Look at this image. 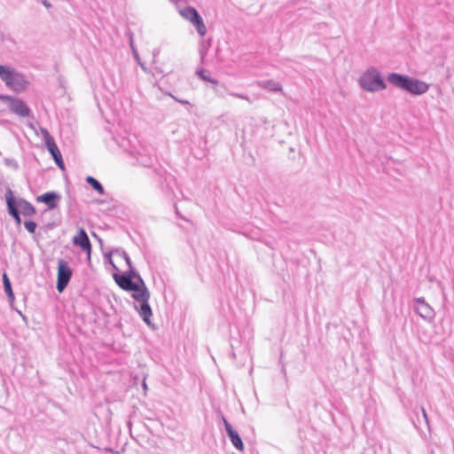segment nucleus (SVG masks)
Listing matches in <instances>:
<instances>
[{
	"label": "nucleus",
	"instance_id": "obj_24",
	"mask_svg": "<svg viewBox=\"0 0 454 454\" xmlns=\"http://www.w3.org/2000/svg\"><path fill=\"white\" fill-rule=\"evenodd\" d=\"M238 98H242V99H247V97L243 96V95H236Z\"/></svg>",
	"mask_w": 454,
	"mask_h": 454
},
{
	"label": "nucleus",
	"instance_id": "obj_2",
	"mask_svg": "<svg viewBox=\"0 0 454 454\" xmlns=\"http://www.w3.org/2000/svg\"><path fill=\"white\" fill-rule=\"evenodd\" d=\"M131 291L133 292L132 298L137 301L134 305V309L137 311L146 325L153 328L154 325L152 322L153 310L149 304L150 292L148 288L144 281L139 278L135 288Z\"/></svg>",
	"mask_w": 454,
	"mask_h": 454
},
{
	"label": "nucleus",
	"instance_id": "obj_15",
	"mask_svg": "<svg viewBox=\"0 0 454 454\" xmlns=\"http://www.w3.org/2000/svg\"><path fill=\"white\" fill-rule=\"evenodd\" d=\"M15 207H17L19 212L23 214L24 215H32L35 212L34 207L24 200H19L15 203Z\"/></svg>",
	"mask_w": 454,
	"mask_h": 454
},
{
	"label": "nucleus",
	"instance_id": "obj_20",
	"mask_svg": "<svg viewBox=\"0 0 454 454\" xmlns=\"http://www.w3.org/2000/svg\"><path fill=\"white\" fill-rule=\"evenodd\" d=\"M114 253L115 254H118L120 257H121L127 262V264L130 266V259L124 251L116 250Z\"/></svg>",
	"mask_w": 454,
	"mask_h": 454
},
{
	"label": "nucleus",
	"instance_id": "obj_5",
	"mask_svg": "<svg viewBox=\"0 0 454 454\" xmlns=\"http://www.w3.org/2000/svg\"><path fill=\"white\" fill-rule=\"evenodd\" d=\"M180 16L190 22L196 29L197 33L200 36H204L207 34V27L204 23L202 17L193 7L187 6L178 10Z\"/></svg>",
	"mask_w": 454,
	"mask_h": 454
},
{
	"label": "nucleus",
	"instance_id": "obj_12",
	"mask_svg": "<svg viewBox=\"0 0 454 454\" xmlns=\"http://www.w3.org/2000/svg\"><path fill=\"white\" fill-rule=\"evenodd\" d=\"M5 198L9 213L14 217L17 223H20V217L19 215L20 212L15 207V201L12 191H8L6 192Z\"/></svg>",
	"mask_w": 454,
	"mask_h": 454
},
{
	"label": "nucleus",
	"instance_id": "obj_28",
	"mask_svg": "<svg viewBox=\"0 0 454 454\" xmlns=\"http://www.w3.org/2000/svg\"><path fill=\"white\" fill-rule=\"evenodd\" d=\"M138 63H139V65L141 66V67H142L144 70H145V67L144 64H142L140 61H139Z\"/></svg>",
	"mask_w": 454,
	"mask_h": 454
},
{
	"label": "nucleus",
	"instance_id": "obj_25",
	"mask_svg": "<svg viewBox=\"0 0 454 454\" xmlns=\"http://www.w3.org/2000/svg\"><path fill=\"white\" fill-rule=\"evenodd\" d=\"M178 101H179L181 104H183V105L188 104V102H187V101H185V100H178Z\"/></svg>",
	"mask_w": 454,
	"mask_h": 454
},
{
	"label": "nucleus",
	"instance_id": "obj_23",
	"mask_svg": "<svg viewBox=\"0 0 454 454\" xmlns=\"http://www.w3.org/2000/svg\"><path fill=\"white\" fill-rule=\"evenodd\" d=\"M133 52H134V56H135V58H136V59L139 62V61H140V59H139V57H138L137 52L135 50H133Z\"/></svg>",
	"mask_w": 454,
	"mask_h": 454
},
{
	"label": "nucleus",
	"instance_id": "obj_9",
	"mask_svg": "<svg viewBox=\"0 0 454 454\" xmlns=\"http://www.w3.org/2000/svg\"><path fill=\"white\" fill-rule=\"evenodd\" d=\"M415 311L424 319L431 321L435 316L434 309L423 298H416Z\"/></svg>",
	"mask_w": 454,
	"mask_h": 454
},
{
	"label": "nucleus",
	"instance_id": "obj_27",
	"mask_svg": "<svg viewBox=\"0 0 454 454\" xmlns=\"http://www.w3.org/2000/svg\"><path fill=\"white\" fill-rule=\"evenodd\" d=\"M109 262L113 265L114 268H116L112 259H110Z\"/></svg>",
	"mask_w": 454,
	"mask_h": 454
},
{
	"label": "nucleus",
	"instance_id": "obj_6",
	"mask_svg": "<svg viewBox=\"0 0 454 454\" xmlns=\"http://www.w3.org/2000/svg\"><path fill=\"white\" fill-rule=\"evenodd\" d=\"M0 100L9 107L10 111L20 117H27L30 114L29 107L21 98L9 95H0Z\"/></svg>",
	"mask_w": 454,
	"mask_h": 454
},
{
	"label": "nucleus",
	"instance_id": "obj_19",
	"mask_svg": "<svg viewBox=\"0 0 454 454\" xmlns=\"http://www.w3.org/2000/svg\"><path fill=\"white\" fill-rule=\"evenodd\" d=\"M197 74L203 80L205 81H209L211 82H215V81L211 80L207 72H206L205 70H198L197 71Z\"/></svg>",
	"mask_w": 454,
	"mask_h": 454
},
{
	"label": "nucleus",
	"instance_id": "obj_18",
	"mask_svg": "<svg viewBox=\"0 0 454 454\" xmlns=\"http://www.w3.org/2000/svg\"><path fill=\"white\" fill-rule=\"evenodd\" d=\"M25 228L29 231L30 233H34L36 229V223L32 221H27L24 223Z\"/></svg>",
	"mask_w": 454,
	"mask_h": 454
},
{
	"label": "nucleus",
	"instance_id": "obj_4",
	"mask_svg": "<svg viewBox=\"0 0 454 454\" xmlns=\"http://www.w3.org/2000/svg\"><path fill=\"white\" fill-rule=\"evenodd\" d=\"M0 78L4 84L16 93H22L30 85L27 76L16 69L0 65Z\"/></svg>",
	"mask_w": 454,
	"mask_h": 454
},
{
	"label": "nucleus",
	"instance_id": "obj_7",
	"mask_svg": "<svg viewBox=\"0 0 454 454\" xmlns=\"http://www.w3.org/2000/svg\"><path fill=\"white\" fill-rule=\"evenodd\" d=\"M72 270L68 263L64 260H59L58 262V274H57V290L62 293L68 285L71 277Z\"/></svg>",
	"mask_w": 454,
	"mask_h": 454
},
{
	"label": "nucleus",
	"instance_id": "obj_13",
	"mask_svg": "<svg viewBox=\"0 0 454 454\" xmlns=\"http://www.w3.org/2000/svg\"><path fill=\"white\" fill-rule=\"evenodd\" d=\"M114 278L115 282L118 284V286L126 291H131L132 289L135 288V286L137 284V282H133L129 277L126 276H120L114 274Z\"/></svg>",
	"mask_w": 454,
	"mask_h": 454
},
{
	"label": "nucleus",
	"instance_id": "obj_1",
	"mask_svg": "<svg viewBox=\"0 0 454 454\" xmlns=\"http://www.w3.org/2000/svg\"><path fill=\"white\" fill-rule=\"evenodd\" d=\"M387 82L394 87L415 97L423 96L431 89L430 82L399 73H390L387 75Z\"/></svg>",
	"mask_w": 454,
	"mask_h": 454
},
{
	"label": "nucleus",
	"instance_id": "obj_21",
	"mask_svg": "<svg viewBox=\"0 0 454 454\" xmlns=\"http://www.w3.org/2000/svg\"><path fill=\"white\" fill-rule=\"evenodd\" d=\"M4 291L7 294V295L11 299H13V293H12V290L11 283H4Z\"/></svg>",
	"mask_w": 454,
	"mask_h": 454
},
{
	"label": "nucleus",
	"instance_id": "obj_17",
	"mask_svg": "<svg viewBox=\"0 0 454 454\" xmlns=\"http://www.w3.org/2000/svg\"><path fill=\"white\" fill-rule=\"evenodd\" d=\"M262 87L271 91H280L281 85L274 81H267L263 82Z\"/></svg>",
	"mask_w": 454,
	"mask_h": 454
},
{
	"label": "nucleus",
	"instance_id": "obj_10",
	"mask_svg": "<svg viewBox=\"0 0 454 454\" xmlns=\"http://www.w3.org/2000/svg\"><path fill=\"white\" fill-rule=\"evenodd\" d=\"M73 244L79 247L82 251L87 254V257L90 260L91 254V244L88 238L87 233L83 229H79L76 235L73 237Z\"/></svg>",
	"mask_w": 454,
	"mask_h": 454
},
{
	"label": "nucleus",
	"instance_id": "obj_3",
	"mask_svg": "<svg viewBox=\"0 0 454 454\" xmlns=\"http://www.w3.org/2000/svg\"><path fill=\"white\" fill-rule=\"evenodd\" d=\"M359 88L368 93H376L387 89L382 73L376 67H369L357 78Z\"/></svg>",
	"mask_w": 454,
	"mask_h": 454
},
{
	"label": "nucleus",
	"instance_id": "obj_14",
	"mask_svg": "<svg viewBox=\"0 0 454 454\" xmlns=\"http://www.w3.org/2000/svg\"><path fill=\"white\" fill-rule=\"evenodd\" d=\"M59 200V196L55 192H47L37 197V201L45 203L49 208L56 207V201Z\"/></svg>",
	"mask_w": 454,
	"mask_h": 454
},
{
	"label": "nucleus",
	"instance_id": "obj_11",
	"mask_svg": "<svg viewBox=\"0 0 454 454\" xmlns=\"http://www.w3.org/2000/svg\"><path fill=\"white\" fill-rule=\"evenodd\" d=\"M226 432L231 439V443L239 450H243L244 444L239 434L232 428V427L224 420Z\"/></svg>",
	"mask_w": 454,
	"mask_h": 454
},
{
	"label": "nucleus",
	"instance_id": "obj_8",
	"mask_svg": "<svg viewBox=\"0 0 454 454\" xmlns=\"http://www.w3.org/2000/svg\"><path fill=\"white\" fill-rule=\"evenodd\" d=\"M43 136V141L45 144V146L47 147L48 151L53 157L56 164L61 168H64V162L62 160L61 153L57 146V145L54 142L53 137L50 135V133L46 129L42 130Z\"/></svg>",
	"mask_w": 454,
	"mask_h": 454
},
{
	"label": "nucleus",
	"instance_id": "obj_26",
	"mask_svg": "<svg viewBox=\"0 0 454 454\" xmlns=\"http://www.w3.org/2000/svg\"><path fill=\"white\" fill-rule=\"evenodd\" d=\"M422 412H423L424 418L427 419V412H426V411L424 409L422 410Z\"/></svg>",
	"mask_w": 454,
	"mask_h": 454
},
{
	"label": "nucleus",
	"instance_id": "obj_16",
	"mask_svg": "<svg viewBox=\"0 0 454 454\" xmlns=\"http://www.w3.org/2000/svg\"><path fill=\"white\" fill-rule=\"evenodd\" d=\"M88 184H90L98 193L104 194L105 191L101 184L92 176L86 178Z\"/></svg>",
	"mask_w": 454,
	"mask_h": 454
},
{
	"label": "nucleus",
	"instance_id": "obj_22",
	"mask_svg": "<svg viewBox=\"0 0 454 454\" xmlns=\"http://www.w3.org/2000/svg\"><path fill=\"white\" fill-rule=\"evenodd\" d=\"M3 280H4V283H11L6 274H4Z\"/></svg>",
	"mask_w": 454,
	"mask_h": 454
}]
</instances>
